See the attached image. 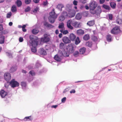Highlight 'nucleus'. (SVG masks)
Wrapping results in <instances>:
<instances>
[{"instance_id": "obj_12", "label": "nucleus", "mask_w": 122, "mask_h": 122, "mask_svg": "<svg viewBox=\"0 0 122 122\" xmlns=\"http://www.w3.org/2000/svg\"><path fill=\"white\" fill-rule=\"evenodd\" d=\"M63 42L65 44H68L71 42V40L67 37H63L62 39Z\"/></svg>"}, {"instance_id": "obj_63", "label": "nucleus", "mask_w": 122, "mask_h": 122, "mask_svg": "<svg viewBox=\"0 0 122 122\" xmlns=\"http://www.w3.org/2000/svg\"><path fill=\"white\" fill-rule=\"evenodd\" d=\"M68 33V31L67 30H64L63 32V34L64 35H66Z\"/></svg>"}, {"instance_id": "obj_56", "label": "nucleus", "mask_w": 122, "mask_h": 122, "mask_svg": "<svg viewBox=\"0 0 122 122\" xmlns=\"http://www.w3.org/2000/svg\"><path fill=\"white\" fill-rule=\"evenodd\" d=\"M1 33H2L1 34H2L4 35L7 34L8 33L7 31L5 30H4L3 31L0 32Z\"/></svg>"}, {"instance_id": "obj_24", "label": "nucleus", "mask_w": 122, "mask_h": 122, "mask_svg": "<svg viewBox=\"0 0 122 122\" xmlns=\"http://www.w3.org/2000/svg\"><path fill=\"white\" fill-rule=\"evenodd\" d=\"M39 30L37 29H34L31 30V32L32 34L34 35H36L39 32Z\"/></svg>"}, {"instance_id": "obj_41", "label": "nucleus", "mask_w": 122, "mask_h": 122, "mask_svg": "<svg viewBox=\"0 0 122 122\" xmlns=\"http://www.w3.org/2000/svg\"><path fill=\"white\" fill-rule=\"evenodd\" d=\"M39 8L38 7H36L34 9V10H33V12L34 13H36L38 11H39Z\"/></svg>"}, {"instance_id": "obj_48", "label": "nucleus", "mask_w": 122, "mask_h": 122, "mask_svg": "<svg viewBox=\"0 0 122 122\" xmlns=\"http://www.w3.org/2000/svg\"><path fill=\"white\" fill-rule=\"evenodd\" d=\"M31 0H25V3L27 5L30 4L31 2Z\"/></svg>"}, {"instance_id": "obj_47", "label": "nucleus", "mask_w": 122, "mask_h": 122, "mask_svg": "<svg viewBox=\"0 0 122 122\" xmlns=\"http://www.w3.org/2000/svg\"><path fill=\"white\" fill-rule=\"evenodd\" d=\"M79 53L78 51H76L73 53V55L75 57H76L79 55Z\"/></svg>"}, {"instance_id": "obj_16", "label": "nucleus", "mask_w": 122, "mask_h": 122, "mask_svg": "<svg viewBox=\"0 0 122 122\" xmlns=\"http://www.w3.org/2000/svg\"><path fill=\"white\" fill-rule=\"evenodd\" d=\"M64 7L63 5L62 4H58L56 6V8L60 11H62V8Z\"/></svg>"}, {"instance_id": "obj_54", "label": "nucleus", "mask_w": 122, "mask_h": 122, "mask_svg": "<svg viewBox=\"0 0 122 122\" xmlns=\"http://www.w3.org/2000/svg\"><path fill=\"white\" fill-rule=\"evenodd\" d=\"M77 23H78V22H75L73 23L72 22V24L76 28V26H77Z\"/></svg>"}, {"instance_id": "obj_21", "label": "nucleus", "mask_w": 122, "mask_h": 122, "mask_svg": "<svg viewBox=\"0 0 122 122\" xmlns=\"http://www.w3.org/2000/svg\"><path fill=\"white\" fill-rule=\"evenodd\" d=\"M70 40L72 41H74L76 38V36L73 33H72L70 34L69 36Z\"/></svg>"}, {"instance_id": "obj_59", "label": "nucleus", "mask_w": 122, "mask_h": 122, "mask_svg": "<svg viewBox=\"0 0 122 122\" xmlns=\"http://www.w3.org/2000/svg\"><path fill=\"white\" fill-rule=\"evenodd\" d=\"M1 33L0 32V38L1 39H3L4 38L5 39V36L3 35V34Z\"/></svg>"}, {"instance_id": "obj_8", "label": "nucleus", "mask_w": 122, "mask_h": 122, "mask_svg": "<svg viewBox=\"0 0 122 122\" xmlns=\"http://www.w3.org/2000/svg\"><path fill=\"white\" fill-rule=\"evenodd\" d=\"M4 76L5 79L7 82L10 81L11 79V75L9 73L6 72L5 73Z\"/></svg>"}, {"instance_id": "obj_55", "label": "nucleus", "mask_w": 122, "mask_h": 122, "mask_svg": "<svg viewBox=\"0 0 122 122\" xmlns=\"http://www.w3.org/2000/svg\"><path fill=\"white\" fill-rule=\"evenodd\" d=\"M66 97H63L61 99V102L62 103H65L66 100Z\"/></svg>"}, {"instance_id": "obj_18", "label": "nucleus", "mask_w": 122, "mask_h": 122, "mask_svg": "<svg viewBox=\"0 0 122 122\" xmlns=\"http://www.w3.org/2000/svg\"><path fill=\"white\" fill-rule=\"evenodd\" d=\"M101 12V7L100 6H98L96 8V10L93 14H100Z\"/></svg>"}, {"instance_id": "obj_43", "label": "nucleus", "mask_w": 122, "mask_h": 122, "mask_svg": "<svg viewBox=\"0 0 122 122\" xmlns=\"http://www.w3.org/2000/svg\"><path fill=\"white\" fill-rule=\"evenodd\" d=\"M92 39L94 41H96L97 40V37L94 35H93L92 36Z\"/></svg>"}, {"instance_id": "obj_19", "label": "nucleus", "mask_w": 122, "mask_h": 122, "mask_svg": "<svg viewBox=\"0 0 122 122\" xmlns=\"http://www.w3.org/2000/svg\"><path fill=\"white\" fill-rule=\"evenodd\" d=\"M21 85L23 90L25 91L26 88V84L25 82L23 81L21 83Z\"/></svg>"}, {"instance_id": "obj_32", "label": "nucleus", "mask_w": 122, "mask_h": 122, "mask_svg": "<svg viewBox=\"0 0 122 122\" xmlns=\"http://www.w3.org/2000/svg\"><path fill=\"white\" fill-rule=\"evenodd\" d=\"M83 39L85 41H87L89 39L90 37L88 34H86L83 37Z\"/></svg>"}, {"instance_id": "obj_13", "label": "nucleus", "mask_w": 122, "mask_h": 122, "mask_svg": "<svg viewBox=\"0 0 122 122\" xmlns=\"http://www.w3.org/2000/svg\"><path fill=\"white\" fill-rule=\"evenodd\" d=\"M106 40L108 42H111L113 41L112 37L110 34H108L106 36Z\"/></svg>"}, {"instance_id": "obj_64", "label": "nucleus", "mask_w": 122, "mask_h": 122, "mask_svg": "<svg viewBox=\"0 0 122 122\" xmlns=\"http://www.w3.org/2000/svg\"><path fill=\"white\" fill-rule=\"evenodd\" d=\"M118 4L119 6L121 7L122 8V2H121V3H118Z\"/></svg>"}, {"instance_id": "obj_30", "label": "nucleus", "mask_w": 122, "mask_h": 122, "mask_svg": "<svg viewBox=\"0 0 122 122\" xmlns=\"http://www.w3.org/2000/svg\"><path fill=\"white\" fill-rule=\"evenodd\" d=\"M110 5L111 7L113 9L115 8L116 4V3L114 2H111L110 3Z\"/></svg>"}, {"instance_id": "obj_36", "label": "nucleus", "mask_w": 122, "mask_h": 122, "mask_svg": "<svg viewBox=\"0 0 122 122\" xmlns=\"http://www.w3.org/2000/svg\"><path fill=\"white\" fill-rule=\"evenodd\" d=\"M92 43L91 41H88L86 42V45L89 47H91L92 45Z\"/></svg>"}, {"instance_id": "obj_27", "label": "nucleus", "mask_w": 122, "mask_h": 122, "mask_svg": "<svg viewBox=\"0 0 122 122\" xmlns=\"http://www.w3.org/2000/svg\"><path fill=\"white\" fill-rule=\"evenodd\" d=\"M42 66L41 64L38 61H37L35 65V67L36 68H37L38 69H40Z\"/></svg>"}, {"instance_id": "obj_49", "label": "nucleus", "mask_w": 122, "mask_h": 122, "mask_svg": "<svg viewBox=\"0 0 122 122\" xmlns=\"http://www.w3.org/2000/svg\"><path fill=\"white\" fill-rule=\"evenodd\" d=\"M12 15V13L11 12L7 13V14L6 17L7 18H10Z\"/></svg>"}, {"instance_id": "obj_11", "label": "nucleus", "mask_w": 122, "mask_h": 122, "mask_svg": "<svg viewBox=\"0 0 122 122\" xmlns=\"http://www.w3.org/2000/svg\"><path fill=\"white\" fill-rule=\"evenodd\" d=\"M7 94V92H6L3 90H2L0 92V95L1 97L2 98H4Z\"/></svg>"}, {"instance_id": "obj_57", "label": "nucleus", "mask_w": 122, "mask_h": 122, "mask_svg": "<svg viewBox=\"0 0 122 122\" xmlns=\"http://www.w3.org/2000/svg\"><path fill=\"white\" fill-rule=\"evenodd\" d=\"M5 39L4 38L3 39H1V40L0 39V44H3L4 43Z\"/></svg>"}, {"instance_id": "obj_14", "label": "nucleus", "mask_w": 122, "mask_h": 122, "mask_svg": "<svg viewBox=\"0 0 122 122\" xmlns=\"http://www.w3.org/2000/svg\"><path fill=\"white\" fill-rule=\"evenodd\" d=\"M72 20H69L67 22V27L71 30H72L73 29V27L71 25V24H72Z\"/></svg>"}, {"instance_id": "obj_53", "label": "nucleus", "mask_w": 122, "mask_h": 122, "mask_svg": "<svg viewBox=\"0 0 122 122\" xmlns=\"http://www.w3.org/2000/svg\"><path fill=\"white\" fill-rule=\"evenodd\" d=\"M34 65L33 64H31L29 65L27 68L29 69H32L33 68V67Z\"/></svg>"}, {"instance_id": "obj_44", "label": "nucleus", "mask_w": 122, "mask_h": 122, "mask_svg": "<svg viewBox=\"0 0 122 122\" xmlns=\"http://www.w3.org/2000/svg\"><path fill=\"white\" fill-rule=\"evenodd\" d=\"M30 7L29 6H28L25 10V12H28L30 11Z\"/></svg>"}, {"instance_id": "obj_40", "label": "nucleus", "mask_w": 122, "mask_h": 122, "mask_svg": "<svg viewBox=\"0 0 122 122\" xmlns=\"http://www.w3.org/2000/svg\"><path fill=\"white\" fill-rule=\"evenodd\" d=\"M29 73L32 76H35L37 74L36 73V71L35 72L33 70H31L30 71Z\"/></svg>"}, {"instance_id": "obj_58", "label": "nucleus", "mask_w": 122, "mask_h": 122, "mask_svg": "<svg viewBox=\"0 0 122 122\" xmlns=\"http://www.w3.org/2000/svg\"><path fill=\"white\" fill-rule=\"evenodd\" d=\"M29 38L30 39V40L33 41L35 40L33 36L32 35H30L29 36Z\"/></svg>"}, {"instance_id": "obj_45", "label": "nucleus", "mask_w": 122, "mask_h": 122, "mask_svg": "<svg viewBox=\"0 0 122 122\" xmlns=\"http://www.w3.org/2000/svg\"><path fill=\"white\" fill-rule=\"evenodd\" d=\"M81 18V15L79 13L77 14L76 15V18L78 20L80 19Z\"/></svg>"}, {"instance_id": "obj_1", "label": "nucleus", "mask_w": 122, "mask_h": 122, "mask_svg": "<svg viewBox=\"0 0 122 122\" xmlns=\"http://www.w3.org/2000/svg\"><path fill=\"white\" fill-rule=\"evenodd\" d=\"M74 45V44H71L68 45L66 46L64 51H60L59 52V56L61 57H68L70 53H73L75 50Z\"/></svg>"}, {"instance_id": "obj_4", "label": "nucleus", "mask_w": 122, "mask_h": 122, "mask_svg": "<svg viewBox=\"0 0 122 122\" xmlns=\"http://www.w3.org/2000/svg\"><path fill=\"white\" fill-rule=\"evenodd\" d=\"M10 85L12 88L18 86L19 85V83L17 81H15V79H13L10 82Z\"/></svg>"}, {"instance_id": "obj_34", "label": "nucleus", "mask_w": 122, "mask_h": 122, "mask_svg": "<svg viewBox=\"0 0 122 122\" xmlns=\"http://www.w3.org/2000/svg\"><path fill=\"white\" fill-rule=\"evenodd\" d=\"M65 18L63 16L61 15L58 18V20L60 21H63L65 19Z\"/></svg>"}, {"instance_id": "obj_17", "label": "nucleus", "mask_w": 122, "mask_h": 122, "mask_svg": "<svg viewBox=\"0 0 122 122\" xmlns=\"http://www.w3.org/2000/svg\"><path fill=\"white\" fill-rule=\"evenodd\" d=\"M71 5L69 4H67L66 5V10L68 12H71Z\"/></svg>"}, {"instance_id": "obj_62", "label": "nucleus", "mask_w": 122, "mask_h": 122, "mask_svg": "<svg viewBox=\"0 0 122 122\" xmlns=\"http://www.w3.org/2000/svg\"><path fill=\"white\" fill-rule=\"evenodd\" d=\"M19 41L20 42H22L23 41V39L22 37H20L19 39Z\"/></svg>"}, {"instance_id": "obj_23", "label": "nucleus", "mask_w": 122, "mask_h": 122, "mask_svg": "<svg viewBox=\"0 0 122 122\" xmlns=\"http://www.w3.org/2000/svg\"><path fill=\"white\" fill-rule=\"evenodd\" d=\"M11 10L12 12H16L17 11L16 6L15 5H13L11 8Z\"/></svg>"}, {"instance_id": "obj_38", "label": "nucleus", "mask_w": 122, "mask_h": 122, "mask_svg": "<svg viewBox=\"0 0 122 122\" xmlns=\"http://www.w3.org/2000/svg\"><path fill=\"white\" fill-rule=\"evenodd\" d=\"M61 15L62 16H63L65 18L66 17H68V13L66 11H63Z\"/></svg>"}, {"instance_id": "obj_20", "label": "nucleus", "mask_w": 122, "mask_h": 122, "mask_svg": "<svg viewBox=\"0 0 122 122\" xmlns=\"http://www.w3.org/2000/svg\"><path fill=\"white\" fill-rule=\"evenodd\" d=\"M77 34L78 35H83L84 33V32L83 30L81 29L77 30L76 31Z\"/></svg>"}, {"instance_id": "obj_35", "label": "nucleus", "mask_w": 122, "mask_h": 122, "mask_svg": "<svg viewBox=\"0 0 122 122\" xmlns=\"http://www.w3.org/2000/svg\"><path fill=\"white\" fill-rule=\"evenodd\" d=\"M75 40V44L76 45L78 44L81 42V41L79 39V38L78 36L76 37V40Z\"/></svg>"}, {"instance_id": "obj_61", "label": "nucleus", "mask_w": 122, "mask_h": 122, "mask_svg": "<svg viewBox=\"0 0 122 122\" xmlns=\"http://www.w3.org/2000/svg\"><path fill=\"white\" fill-rule=\"evenodd\" d=\"M78 2L76 0H74L73 2V5H77Z\"/></svg>"}, {"instance_id": "obj_6", "label": "nucleus", "mask_w": 122, "mask_h": 122, "mask_svg": "<svg viewBox=\"0 0 122 122\" xmlns=\"http://www.w3.org/2000/svg\"><path fill=\"white\" fill-rule=\"evenodd\" d=\"M120 30L119 27L116 26L112 30L111 33L114 34H117L120 32Z\"/></svg>"}, {"instance_id": "obj_15", "label": "nucleus", "mask_w": 122, "mask_h": 122, "mask_svg": "<svg viewBox=\"0 0 122 122\" xmlns=\"http://www.w3.org/2000/svg\"><path fill=\"white\" fill-rule=\"evenodd\" d=\"M39 53L41 55H45L47 54L46 51L42 48L40 49L39 50Z\"/></svg>"}, {"instance_id": "obj_28", "label": "nucleus", "mask_w": 122, "mask_h": 122, "mask_svg": "<svg viewBox=\"0 0 122 122\" xmlns=\"http://www.w3.org/2000/svg\"><path fill=\"white\" fill-rule=\"evenodd\" d=\"M54 58L55 60L58 62L60 61H61V59L57 55L55 56L54 57Z\"/></svg>"}, {"instance_id": "obj_26", "label": "nucleus", "mask_w": 122, "mask_h": 122, "mask_svg": "<svg viewBox=\"0 0 122 122\" xmlns=\"http://www.w3.org/2000/svg\"><path fill=\"white\" fill-rule=\"evenodd\" d=\"M86 50V48L84 47H83L80 48L79 50L80 54H83L85 53Z\"/></svg>"}, {"instance_id": "obj_39", "label": "nucleus", "mask_w": 122, "mask_h": 122, "mask_svg": "<svg viewBox=\"0 0 122 122\" xmlns=\"http://www.w3.org/2000/svg\"><path fill=\"white\" fill-rule=\"evenodd\" d=\"M31 116L26 117L24 118V121H31L32 119L30 118Z\"/></svg>"}, {"instance_id": "obj_29", "label": "nucleus", "mask_w": 122, "mask_h": 122, "mask_svg": "<svg viewBox=\"0 0 122 122\" xmlns=\"http://www.w3.org/2000/svg\"><path fill=\"white\" fill-rule=\"evenodd\" d=\"M17 69L16 66H12L10 68V71L11 72H13L15 71Z\"/></svg>"}, {"instance_id": "obj_46", "label": "nucleus", "mask_w": 122, "mask_h": 122, "mask_svg": "<svg viewBox=\"0 0 122 122\" xmlns=\"http://www.w3.org/2000/svg\"><path fill=\"white\" fill-rule=\"evenodd\" d=\"M64 26V23L62 22L59 24L58 26V28L59 29H62Z\"/></svg>"}, {"instance_id": "obj_7", "label": "nucleus", "mask_w": 122, "mask_h": 122, "mask_svg": "<svg viewBox=\"0 0 122 122\" xmlns=\"http://www.w3.org/2000/svg\"><path fill=\"white\" fill-rule=\"evenodd\" d=\"M97 6V4L96 2L94 1H93L91 2L89 5V8L91 10H93Z\"/></svg>"}, {"instance_id": "obj_37", "label": "nucleus", "mask_w": 122, "mask_h": 122, "mask_svg": "<svg viewBox=\"0 0 122 122\" xmlns=\"http://www.w3.org/2000/svg\"><path fill=\"white\" fill-rule=\"evenodd\" d=\"M75 15V14L74 13L71 12H71H69L68 17L71 18H72L74 17Z\"/></svg>"}, {"instance_id": "obj_52", "label": "nucleus", "mask_w": 122, "mask_h": 122, "mask_svg": "<svg viewBox=\"0 0 122 122\" xmlns=\"http://www.w3.org/2000/svg\"><path fill=\"white\" fill-rule=\"evenodd\" d=\"M109 17V19L110 20H112L113 18V15L112 14H108Z\"/></svg>"}, {"instance_id": "obj_51", "label": "nucleus", "mask_w": 122, "mask_h": 122, "mask_svg": "<svg viewBox=\"0 0 122 122\" xmlns=\"http://www.w3.org/2000/svg\"><path fill=\"white\" fill-rule=\"evenodd\" d=\"M33 80V77L32 76H30L28 78V81L30 82Z\"/></svg>"}, {"instance_id": "obj_60", "label": "nucleus", "mask_w": 122, "mask_h": 122, "mask_svg": "<svg viewBox=\"0 0 122 122\" xmlns=\"http://www.w3.org/2000/svg\"><path fill=\"white\" fill-rule=\"evenodd\" d=\"M48 4L47 1L46 0V1H44L43 2V5L44 6H46Z\"/></svg>"}, {"instance_id": "obj_25", "label": "nucleus", "mask_w": 122, "mask_h": 122, "mask_svg": "<svg viewBox=\"0 0 122 122\" xmlns=\"http://www.w3.org/2000/svg\"><path fill=\"white\" fill-rule=\"evenodd\" d=\"M94 24V21L93 20H92L88 21L87 23V25L89 26H93Z\"/></svg>"}, {"instance_id": "obj_33", "label": "nucleus", "mask_w": 122, "mask_h": 122, "mask_svg": "<svg viewBox=\"0 0 122 122\" xmlns=\"http://www.w3.org/2000/svg\"><path fill=\"white\" fill-rule=\"evenodd\" d=\"M102 7L105 9L108 10H109L110 9V8L109 6L105 4L103 5Z\"/></svg>"}, {"instance_id": "obj_22", "label": "nucleus", "mask_w": 122, "mask_h": 122, "mask_svg": "<svg viewBox=\"0 0 122 122\" xmlns=\"http://www.w3.org/2000/svg\"><path fill=\"white\" fill-rule=\"evenodd\" d=\"M59 47L60 49H63V51H64V49H65L66 46L65 44L61 42L60 44Z\"/></svg>"}, {"instance_id": "obj_2", "label": "nucleus", "mask_w": 122, "mask_h": 122, "mask_svg": "<svg viewBox=\"0 0 122 122\" xmlns=\"http://www.w3.org/2000/svg\"><path fill=\"white\" fill-rule=\"evenodd\" d=\"M49 16L48 19L50 22L51 24L54 23L57 17V15L55 11V9H53L52 11L49 13Z\"/></svg>"}, {"instance_id": "obj_5", "label": "nucleus", "mask_w": 122, "mask_h": 122, "mask_svg": "<svg viewBox=\"0 0 122 122\" xmlns=\"http://www.w3.org/2000/svg\"><path fill=\"white\" fill-rule=\"evenodd\" d=\"M50 38L47 34L44 35V37L41 38V41L43 43H47L50 40Z\"/></svg>"}, {"instance_id": "obj_31", "label": "nucleus", "mask_w": 122, "mask_h": 122, "mask_svg": "<svg viewBox=\"0 0 122 122\" xmlns=\"http://www.w3.org/2000/svg\"><path fill=\"white\" fill-rule=\"evenodd\" d=\"M16 4L18 7H20L22 5V2L21 1L19 0H17L16 2Z\"/></svg>"}, {"instance_id": "obj_50", "label": "nucleus", "mask_w": 122, "mask_h": 122, "mask_svg": "<svg viewBox=\"0 0 122 122\" xmlns=\"http://www.w3.org/2000/svg\"><path fill=\"white\" fill-rule=\"evenodd\" d=\"M39 81L38 80L36 81L33 83L34 85L35 86L39 85Z\"/></svg>"}, {"instance_id": "obj_3", "label": "nucleus", "mask_w": 122, "mask_h": 122, "mask_svg": "<svg viewBox=\"0 0 122 122\" xmlns=\"http://www.w3.org/2000/svg\"><path fill=\"white\" fill-rule=\"evenodd\" d=\"M28 45L32 46H37L38 43V41L37 40L35 39L33 41L30 40L29 42H27Z\"/></svg>"}, {"instance_id": "obj_9", "label": "nucleus", "mask_w": 122, "mask_h": 122, "mask_svg": "<svg viewBox=\"0 0 122 122\" xmlns=\"http://www.w3.org/2000/svg\"><path fill=\"white\" fill-rule=\"evenodd\" d=\"M47 70L45 68H43L42 69L40 70L38 69L36 71V73L37 75H40L42 74L43 73L46 72Z\"/></svg>"}, {"instance_id": "obj_10", "label": "nucleus", "mask_w": 122, "mask_h": 122, "mask_svg": "<svg viewBox=\"0 0 122 122\" xmlns=\"http://www.w3.org/2000/svg\"><path fill=\"white\" fill-rule=\"evenodd\" d=\"M44 25L45 27L49 29L52 28L54 27V26L49 23L48 22L46 21H45L44 22Z\"/></svg>"}, {"instance_id": "obj_42", "label": "nucleus", "mask_w": 122, "mask_h": 122, "mask_svg": "<svg viewBox=\"0 0 122 122\" xmlns=\"http://www.w3.org/2000/svg\"><path fill=\"white\" fill-rule=\"evenodd\" d=\"M31 50L32 52H36L37 51L36 47V46H32L31 48Z\"/></svg>"}]
</instances>
